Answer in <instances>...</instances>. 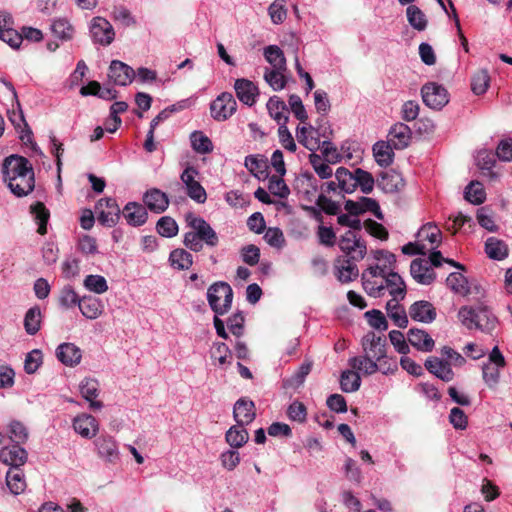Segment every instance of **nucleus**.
Wrapping results in <instances>:
<instances>
[{
    "label": "nucleus",
    "instance_id": "obj_1",
    "mask_svg": "<svg viewBox=\"0 0 512 512\" xmlns=\"http://www.w3.org/2000/svg\"><path fill=\"white\" fill-rule=\"evenodd\" d=\"M3 177L10 191L17 197L26 196L34 189V171L25 157L10 155L5 158Z\"/></svg>",
    "mask_w": 512,
    "mask_h": 512
},
{
    "label": "nucleus",
    "instance_id": "obj_2",
    "mask_svg": "<svg viewBox=\"0 0 512 512\" xmlns=\"http://www.w3.org/2000/svg\"><path fill=\"white\" fill-rule=\"evenodd\" d=\"M364 355L349 359L352 369L371 375L378 371L380 362L386 357V339L374 332L365 334L361 341Z\"/></svg>",
    "mask_w": 512,
    "mask_h": 512
},
{
    "label": "nucleus",
    "instance_id": "obj_3",
    "mask_svg": "<svg viewBox=\"0 0 512 512\" xmlns=\"http://www.w3.org/2000/svg\"><path fill=\"white\" fill-rule=\"evenodd\" d=\"M186 222L191 228L190 231L184 234L183 243L186 248L194 252H200L204 244L211 248L218 245L219 237L205 219L189 213L186 216Z\"/></svg>",
    "mask_w": 512,
    "mask_h": 512
},
{
    "label": "nucleus",
    "instance_id": "obj_4",
    "mask_svg": "<svg viewBox=\"0 0 512 512\" xmlns=\"http://www.w3.org/2000/svg\"><path fill=\"white\" fill-rule=\"evenodd\" d=\"M460 322L467 329H479L484 332H490L496 325V317L484 305L477 307L463 306L458 312Z\"/></svg>",
    "mask_w": 512,
    "mask_h": 512
},
{
    "label": "nucleus",
    "instance_id": "obj_5",
    "mask_svg": "<svg viewBox=\"0 0 512 512\" xmlns=\"http://www.w3.org/2000/svg\"><path fill=\"white\" fill-rule=\"evenodd\" d=\"M207 300L216 315H224L231 308L233 290L226 282H215L207 290Z\"/></svg>",
    "mask_w": 512,
    "mask_h": 512
},
{
    "label": "nucleus",
    "instance_id": "obj_6",
    "mask_svg": "<svg viewBox=\"0 0 512 512\" xmlns=\"http://www.w3.org/2000/svg\"><path fill=\"white\" fill-rule=\"evenodd\" d=\"M387 267L375 265L370 266L362 273V284L366 293L373 297H381L385 293Z\"/></svg>",
    "mask_w": 512,
    "mask_h": 512
},
{
    "label": "nucleus",
    "instance_id": "obj_7",
    "mask_svg": "<svg viewBox=\"0 0 512 512\" xmlns=\"http://www.w3.org/2000/svg\"><path fill=\"white\" fill-rule=\"evenodd\" d=\"M237 110V102L229 92H223L210 104L211 117L219 122L229 119Z\"/></svg>",
    "mask_w": 512,
    "mask_h": 512
},
{
    "label": "nucleus",
    "instance_id": "obj_8",
    "mask_svg": "<svg viewBox=\"0 0 512 512\" xmlns=\"http://www.w3.org/2000/svg\"><path fill=\"white\" fill-rule=\"evenodd\" d=\"M97 456L106 463L114 464L120 458L118 443L115 438L109 434H101L94 442Z\"/></svg>",
    "mask_w": 512,
    "mask_h": 512
},
{
    "label": "nucleus",
    "instance_id": "obj_9",
    "mask_svg": "<svg viewBox=\"0 0 512 512\" xmlns=\"http://www.w3.org/2000/svg\"><path fill=\"white\" fill-rule=\"evenodd\" d=\"M421 95L425 105L434 110L442 109L449 102L447 90L435 82L425 84Z\"/></svg>",
    "mask_w": 512,
    "mask_h": 512
},
{
    "label": "nucleus",
    "instance_id": "obj_10",
    "mask_svg": "<svg viewBox=\"0 0 512 512\" xmlns=\"http://www.w3.org/2000/svg\"><path fill=\"white\" fill-rule=\"evenodd\" d=\"M198 171L192 166H188L181 174L180 179L186 187L187 195L199 204H203L207 199V193L204 187L196 180Z\"/></svg>",
    "mask_w": 512,
    "mask_h": 512
},
{
    "label": "nucleus",
    "instance_id": "obj_11",
    "mask_svg": "<svg viewBox=\"0 0 512 512\" xmlns=\"http://www.w3.org/2000/svg\"><path fill=\"white\" fill-rule=\"evenodd\" d=\"M92 41L102 46L110 45L115 38V31L111 23L103 17H94L90 23Z\"/></svg>",
    "mask_w": 512,
    "mask_h": 512
},
{
    "label": "nucleus",
    "instance_id": "obj_12",
    "mask_svg": "<svg viewBox=\"0 0 512 512\" xmlns=\"http://www.w3.org/2000/svg\"><path fill=\"white\" fill-rule=\"evenodd\" d=\"M97 213H98V221L100 224L112 227L114 226L121 214V210L113 198H104L100 199L96 206Z\"/></svg>",
    "mask_w": 512,
    "mask_h": 512
},
{
    "label": "nucleus",
    "instance_id": "obj_13",
    "mask_svg": "<svg viewBox=\"0 0 512 512\" xmlns=\"http://www.w3.org/2000/svg\"><path fill=\"white\" fill-rule=\"evenodd\" d=\"M72 427L75 433L84 439L94 438L100 429L98 420L87 413H80L72 420Z\"/></svg>",
    "mask_w": 512,
    "mask_h": 512
},
{
    "label": "nucleus",
    "instance_id": "obj_14",
    "mask_svg": "<svg viewBox=\"0 0 512 512\" xmlns=\"http://www.w3.org/2000/svg\"><path fill=\"white\" fill-rule=\"evenodd\" d=\"M28 458L27 451L20 444L3 447L0 450V461L11 468L23 466Z\"/></svg>",
    "mask_w": 512,
    "mask_h": 512
},
{
    "label": "nucleus",
    "instance_id": "obj_15",
    "mask_svg": "<svg viewBox=\"0 0 512 512\" xmlns=\"http://www.w3.org/2000/svg\"><path fill=\"white\" fill-rule=\"evenodd\" d=\"M296 137L300 144L306 147L312 153H315L321 146L320 128H315L311 125L298 126L296 130Z\"/></svg>",
    "mask_w": 512,
    "mask_h": 512
},
{
    "label": "nucleus",
    "instance_id": "obj_16",
    "mask_svg": "<svg viewBox=\"0 0 512 512\" xmlns=\"http://www.w3.org/2000/svg\"><path fill=\"white\" fill-rule=\"evenodd\" d=\"M425 368L437 378L444 382H450L454 379L455 373L450 363L443 358L431 356L425 361Z\"/></svg>",
    "mask_w": 512,
    "mask_h": 512
},
{
    "label": "nucleus",
    "instance_id": "obj_17",
    "mask_svg": "<svg viewBox=\"0 0 512 512\" xmlns=\"http://www.w3.org/2000/svg\"><path fill=\"white\" fill-rule=\"evenodd\" d=\"M108 76L114 84L126 86L134 79L135 71L127 64L113 60L109 66Z\"/></svg>",
    "mask_w": 512,
    "mask_h": 512
},
{
    "label": "nucleus",
    "instance_id": "obj_18",
    "mask_svg": "<svg viewBox=\"0 0 512 512\" xmlns=\"http://www.w3.org/2000/svg\"><path fill=\"white\" fill-rule=\"evenodd\" d=\"M256 416L255 404L247 398H240L234 404L233 417L237 424L245 426L250 424Z\"/></svg>",
    "mask_w": 512,
    "mask_h": 512
},
{
    "label": "nucleus",
    "instance_id": "obj_19",
    "mask_svg": "<svg viewBox=\"0 0 512 512\" xmlns=\"http://www.w3.org/2000/svg\"><path fill=\"white\" fill-rule=\"evenodd\" d=\"M234 89L238 99L245 105L252 106L259 95L258 87L250 80L240 78L235 81Z\"/></svg>",
    "mask_w": 512,
    "mask_h": 512
},
{
    "label": "nucleus",
    "instance_id": "obj_20",
    "mask_svg": "<svg viewBox=\"0 0 512 512\" xmlns=\"http://www.w3.org/2000/svg\"><path fill=\"white\" fill-rule=\"evenodd\" d=\"M79 390L82 397L89 402V408L97 411L102 409L103 403L96 398L99 395V383L96 379L85 378L79 384Z\"/></svg>",
    "mask_w": 512,
    "mask_h": 512
},
{
    "label": "nucleus",
    "instance_id": "obj_21",
    "mask_svg": "<svg viewBox=\"0 0 512 512\" xmlns=\"http://www.w3.org/2000/svg\"><path fill=\"white\" fill-rule=\"evenodd\" d=\"M410 273L413 279L422 285H429L435 280V273L425 259H414L410 265Z\"/></svg>",
    "mask_w": 512,
    "mask_h": 512
},
{
    "label": "nucleus",
    "instance_id": "obj_22",
    "mask_svg": "<svg viewBox=\"0 0 512 512\" xmlns=\"http://www.w3.org/2000/svg\"><path fill=\"white\" fill-rule=\"evenodd\" d=\"M411 136L412 132L408 125L396 123L389 130L388 142L394 149L402 150L409 145Z\"/></svg>",
    "mask_w": 512,
    "mask_h": 512
},
{
    "label": "nucleus",
    "instance_id": "obj_23",
    "mask_svg": "<svg viewBox=\"0 0 512 512\" xmlns=\"http://www.w3.org/2000/svg\"><path fill=\"white\" fill-rule=\"evenodd\" d=\"M410 317L418 322L432 323L436 319V309L425 300L414 302L409 308Z\"/></svg>",
    "mask_w": 512,
    "mask_h": 512
},
{
    "label": "nucleus",
    "instance_id": "obj_24",
    "mask_svg": "<svg viewBox=\"0 0 512 512\" xmlns=\"http://www.w3.org/2000/svg\"><path fill=\"white\" fill-rule=\"evenodd\" d=\"M143 202L150 211L158 214L164 212L169 205L167 194L157 188L146 191L143 195Z\"/></svg>",
    "mask_w": 512,
    "mask_h": 512
},
{
    "label": "nucleus",
    "instance_id": "obj_25",
    "mask_svg": "<svg viewBox=\"0 0 512 512\" xmlns=\"http://www.w3.org/2000/svg\"><path fill=\"white\" fill-rule=\"evenodd\" d=\"M295 189L299 194H303L307 200L312 201L318 191V180L311 173H301L295 179Z\"/></svg>",
    "mask_w": 512,
    "mask_h": 512
},
{
    "label": "nucleus",
    "instance_id": "obj_26",
    "mask_svg": "<svg viewBox=\"0 0 512 512\" xmlns=\"http://www.w3.org/2000/svg\"><path fill=\"white\" fill-rule=\"evenodd\" d=\"M407 340L414 348L421 352H431L435 346L433 338L423 329H409Z\"/></svg>",
    "mask_w": 512,
    "mask_h": 512
},
{
    "label": "nucleus",
    "instance_id": "obj_27",
    "mask_svg": "<svg viewBox=\"0 0 512 512\" xmlns=\"http://www.w3.org/2000/svg\"><path fill=\"white\" fill-rule=\"evenodd\" d=\"M357 230H348L340 239L339 246L347 255L356 253L359 258H363L366 252V246L357 238Z\"/></svg>",
    "mask_w": 512,
    "mask_h": 512
},
{
    "label": "nucleus",
    "instance_id": "obj_28",
    "mask_svg": "<svg viewBox=\"0 0 512 512\" xmlns=\"http://www.w3.org/2000/svg\"><path fill=\"white\" fill-rule=\"evenodd\" d=\"M122 214L127 223L135 227L145 224L148 218L146 207L137 202H128Z\"/></svg>",
    "mask_w": 512,
    "mask_h": 512
},
{
    "label": "nucleus",
    "instance_id": "obj_29",
    "mask_svg": "<svg viewBox=\"0 0 512 512\" xmlns=\"http://www.w3.org/2000/svg\"><path fill=\"white\" fill-rule=\"evenodd\" d=\"M417 240L421 244H426L427 242L429 250H433L441 243V230L433 223H426L419 229L417 233Z\"/></svg>",
    "mask_w": 512,
    "mask_h": 512
},
{
    "label": "nucleus",
    "instance_id": "obj_30",
    "mask_svg": "<svg viewBox=\"0 0 512 512\" xmlns=\"http://www.w3.org/2000/svg\"><path fill=\"white\" fill-rule=\"evenodd\" d=\"M57 359L66 366L73 367L80 363L81 350L73 343L60 344L56 349Z\"/></svg>",
    "mask_w": 512,
    "mask_h": 512
},
{
    "label": "nucleus",
    "instance_id": "obj_31",
    "mask_svg": "<svg viewBox=\"0 0 512 512\" xmlns=\"http://www.w3.org/2000/svg\"><path fill=\"white\" fill-rule=\"evenodd\" d=\"M78 307L82 315L90 320L97 319L104 311L102 300L92 296L82 297Z\"/></svg>",
    "mask_w": 512,
    "mask_h": 512
},
{
    "label": "nucleus",
    "instance_id": "obj_32",
    "mask_svg": "<svg viewBox=\"0 0 512 512\" xmlns=\"http://www.w3.org/2000/svg\"><path fill=\"white\" fill-rule=\"evenodd\" d=\"M378 187L386 193H395L404 187V180L400 173L390 170L378 179Z\"/></svg>",
    "mask_w": 512,
    "mask_h": 512
},
{
    "label": "nucleus",
    "instance_id": "obj_33",
    "mask_svg": "<svg viewBox=\"0 0 512 512\" xmlns=\"http://www.w3.org/2000/svg\"><path fill=\"white\" fill-rule=\"evenodd\" d=\"M335 275L340 282L348 283L358 276V269L351 259L339 258L335 263Z\"/></svg>",
    "mask_w": 512,
    "mask_h": 512
},
{
    "label": "nucleus",
    "instance_id": "obj_34",
    "mask_svg": "<svg viewBox=\"0 0 512 512\" xmlns=\"http://www.w3.org/2000/svg\"><path fill=\"white\" fill-rule=\"evenodd\" d=\"M485 253L490 259L502 261L508 257L507 244L496 237H489L485 242Z\"/></svg>",
    "mask_w": 512,
    "mask_h": 512
},
{
    "label": "nucleus",
    "instance_id": "obj_35",
    "mask_svg": "<svg viewBox=\"0 0 512 512\" xmlns=\"http://www.w3.org/2000/svg\"><path fill=\"white\" fill-rule=\"evenodd\" d=\"M385 291L387 290L392 299H404L406 295V285L402 277L393 271H388L386 275Z\"/></svg>",
    "mask_w": 512,
    "mask_h": 512
},
{
    "label": "nucleus",
    "instance_id": "obj_36",
    "mask_svg": "<svg viewBox=\"0 0 512 512\" xmlns=\"http://www.w3.org/2000/svg\"><path fill=\"white\" fill-rule=\"evenodd\" d=\"M267 110L271 118H273L278 125L286 124L288 121V109L284 101L278 96H272L267 102Z\"/></svg>",
    "mask_w": 512,
    "mask_h": 512
},
{
    "label": "nucleus",
    "instance_id": "obj_37",
    "mask_svg": "<svg viewBox=\"0 0 512 512\" xmlns=\"http://www.w3.org/2000/svg\"><path fill=\"white\" fill-rule=\"evenodd\" d=\"M401 299H391L386 304L388 316L394 321L399 328H406L408 318L404 307L399 303Z\"/></svg>",
    "mask_w": 512,
    "mask_h": 512
},
{
    "label": "nucleus",
    "instance_id": "obj_38",
    "mask_svg": "<svg viewBox=\"0 0 512 512\" xmlns=\"http://www.w3.org/2000/svg\"><path fill=\"white\" fill-rule=\"evenodd\" d=\"M394 147L389 142L378 141L373 145V154L376 162L382 166L387 167L393 162Z\"/></svg>",
    "mask_w": 512,
    "mask_h": 512
},
{
    "label": "nucleus",
    "instance_id": "obj_39",
    "mask_svg": "<svg viewBox=\"0 0 512 512\" xmlns=\"http://www.w3.org/2000/svg\"><path fill=\"white\" fill-rule=\"evenodd\" d=\"M6 484L14 495H19L24 492L26 482L24 473L20 467L10 468L6 473Z\"/></svg>",
    "mask_w": 512,
    "mask_h": 512
},
{
    "label": "nucleus",
    "instance_id": "obj_40",
    "mask_svg": "<svg viewBox=\"0 0 512 512\" xmlns=\"http://www.w3.org/2000/svg\"><path fill=\"white\" fill-rule=\"evenodd\" d=\"M249 434L244 426L239 424L232 426L226 432L225 440L233 449H238L247 443Z\"/></svg>",
    "mask_w": 512,
    "mask_h": 512
},
{
    "label": "nucleus",
    "instance_id": "obj_41",
    "mask_svg": "<svg viewBox=\"0 0 512 512\" xmlns=\"http://www.w3.org/2000/svg\"><path fill=\"white\" fill-rule=\"evenodd\" d=\"M335 179L337 180V187H340V192L352 193L356 189L355 173L350 172L344 167H339L335 172Z\"/></svg>",
    "mask_w": 512,
    "mask_h": 512
},
{
    "label": "nucleus",
    "instance_id": "obj_42",
    "mask_svg": "<svg viewBox=\"0 0 512 512\" xmlns=\"http://www.w3.org/2000/svg\"><path fill=\"white\" fill-rule=\"evenodd\" d=\"M264 57L272 68L286 70V58L283 51L277 45H269L264 48Z\"/></svg>",
    "mask_w": 512,
    "mask_h": 512
},
{
    "label": "nucleus",
    "instance_id": "obj_43",
    "mask_svg": "<svg viewBox=\"0 0 512 512\" xmlns=\"http://www.w3.org/2000/svg\"><path fill=\"white\" fill-rule=\"evenodd\" d=\"M7 435L15 444H24L29 438L27 427L18 420H12L7 426Z\"/></svg>",
    "mask_w": 512,
    "mask_h": 512
},
{
    "label": "nucleus",
    "instance_id": "obj_44",
    "mask_svg": "<svg viewBox=\"0 0 512 512\" xmlns=\"http://www.w3.org/2000/svg\"><path fill=\"white\" fill-rule=\"evenodd\" d=\"M245 167L258 179L267 177V161L259 155H248L244 161Z\"/></svg>",
    "mask_w": 512,
    "mask_h": 512
},
{
    "label": "nucleus",
    "instance_id": "obj_45",
    "mask_svg": "<svg viewBox=\"0 0 512 512\" xmlns=\"http://www.w3.org/2000/svg\"><path fill=\"white\" fill-rule=\"evenodd\" d=\"M42 313L39 306L31 307L25 314L24 327L29 335H35L41 327Z\"/></svg>",
    "mask_w": 512,
    "mask_h": 512
},
{
    "label": "nucleus",
    "instance_id": "obj_46",
    "mask_svg": "<svg viewBox=\"0 0 512 512\" xmlns=\"http://www.w3.org/2000/svg\"><path fill=\"white\" fill-rule=\"evenodd\" d=\"M360 371H343L340 377V386L343 392L352 393L357 391L361 385Z\"/></svg>",
    "mask_w": 512,
    "mask_h": 512
},
{
    "label": "nucleus",
    "instance_id": "obj_47",
    "mask_svg": "<svg viewBox=\"0 0 512 512\" xmlns=\"http://www.w3.org/2000/svg\"><path fill=\"white\" fill-rule=\"evenodd\" d=\"M446 285L454 293L463 296L467 295L470 291L466 277L459 272L450 273L446 279Z\"/></svg>",
    "mask_w": 512,
    "mask_h": 512
},
{
    "label": "nucleus",
    "instance_id": "obj_48",
    "mask_svg": "<svg viewBox=\"0 0 512 512\" xmlns=\"http://www.w3.org/2000/svg\"><path fill=\"white\" fill-rule=\"evenodd\" d=\"M169 260L174 268L179 270L189 269L193 264L191 253L184 249H175L170 253Z\"/></svg>",
    "mask_w": 512,
    "mask_h": 512
},
{
    "label": "nucleus",
    "instance_id": "obj_49",
    "mask_svg": "<svg viewBox=\"0 0 512 512\" xmlns=\"http://www.w3.org/2000/svg\"><path fill=\"white\" fill-rule=\"evenodd\" d=\"M465 199L474 205L482 204L486 199L483 185L478 181H471L465 188Z\"/></svg>",
    "mask_w": 512,
    "mask_h": 512
},
{
    "label": "nucleus",
    "instance_id": "obj_50",
    "mask_svg": "<svg viewBox=\"0 0 512 512\" xmlns=\"http://www.w3.org/2000/svg\"><path fill=\"white\" fill-rule=\"evenodd\" d=\"M409 24L418 31H423L427 27V19L421 9L415 5H410L406 10Z\"/></svg>",
    "mask_w": 512,
    "mask_h": 512
},
{
    "label": "nucleus",
    "instance_id": "obj_51",
    "mask_svg": "<svg viewBox=\"0 0 512 512\" xmlns=\"http://www.w3.org/2000/svg\"><path fill=\"white\" fill-rule=\"evenodd\" d=\"M285 71L286 70H278L275 68H265L264 79L273 90H282L286 86Z\"/></svg>",
    "mask_w": 512,
    "mask_h": 512
},
{
    "label": "nucleus",
    "instance_id": "obj_52",
    "mask_svg": "<svg viewBox=\"0 0 512 512\" xmlns=\"http://www.w3.org/2000/svg\"><path fill=\"white\" fill-rule=\"evenodd\" d=\"M31 214L34 216L35 221L38 224L37 232L44 235L47 232V222L49 219V211L46 209L43 203L37 202L30 207Z\"/></svg>",
    "mask_w": 512,
    "mask_h": 512
},
{
    "label": "nucleus",
    "instance_id": "obj_53",
    "mask_svg": "<svg viewBox=\"0 0 512 512\" xmlns=\"http://www.w3.org/2000/svg\"><path fill=\"white\" fill-rule=\"evenodd\" d=\"M192 148L200 154H207L212 152V141L204 135L201 131H194L190 136Z\"/></svg>",
    "mask_w": 512,
    "mask_h": 512
},
{
    "label": "nucleus",
    "instance_id": "obj_54",
    "mask_svg": "<svg viewBox=\"0 0 512 512\" xmlns=\"http://www.w3.org/2000/svg\"><path fill=\"white\" fill-rule=\"evenodd\" d=\"M51 30L55 37L61 40H70L73 37L74 29L68 20L59 18L53 21Z\"/></svg>",
    "mask_w": 512,
    "mask_h": 512
},
{
    "label": "nucleus",
    "instance_id": "obj_55",
    "mask_svg": "<svg viewBox=\"0 0 512 512\" xmlns=\"http://www.w3.org/2000/svg\"><path fill=\"white\" fill-rule=\"evenodd\" d=\"M490 83V76L485 69L477 71L471 79V89L476 95L484 94Z\"/></svg>",
    "mask_w": 512,
    "mask_h": 512
},
{
    "label": "nucleus",
    "instance_id": "obj_56",
    "mask_svg": "<svg viewBox=\"0 0 512 512\" xmlns=\"http://www.w3.org/2000/svg\"><path fill=\"white\" fill-rule=\"evenodd\" d=\"M84 287L93 293L103 294L108 290V284L105 277L101 275H88L83 282Z\"/></svg>",
    "mask_w": 512,
    "mask_h": 512
},
{
    "label": "nucleus",
    "instance_id": "obj_57",
    "mask_svg": "<svg viewBox=\"0 0 512 512\" xmlns=\"http://www.w3.org/2000/svg\"><path fill=\"white\" fill-rule=\"evenodd\" d=\"M156 230L161 236L171 238L177 235L178 225L173 218L163 216L158 220Z\"/></svg>",
    "mask_w": 512,
    "mask_h": 512
},
{
    "label": "nucleus",
    "instance_id": "obj_58",
    "mask_svg": "<svg viewBox=\"0 0 512 512\" xmlns=\"http://www.w3.org/2000/svg\"><path fill=\"white\" fill-rule=\"evenodd\" d=\"M354 173L356 187L359 186L363 193L369 194L373 190L375 184L372 174L361 168H356Z\"/></svg>",
    "mask_w": 512,
    "mask_h": 512
},
{
    "label": "nucleus",
    "instance_id": "obj_59",
    "mask_svg": "<svg viewBox=\"0 0 512 512\" xmlns=\"http://www.w3.org/2000/svg\"><path fill=\"white\" fill-rule=\"evenodd\" d=\"M81 301V298L78 296V294L75 292V290L72 288V286H65L60 292L59 296V304L61 307L68 309L72 308L76 305L79 306V302Z\"/></svg>",
    "mask_w": 512,
    "mask_h": 512
},
{
    "label": "nucleus",
    "instance_id": "obj_60",
    "mask_svg": "<svg viewBox=\"0 0 512 512\" xmlns=\"http://www.w3.org/2000/svg\"><path fill=\"white\" fill-rule=\"evenodd\" d=\"M268 189L273 195L280 198H287L290 194L288 186L280 175H272L269 178Z\"/></svg>",
    "mask_w": 512,
    "mask_h": 512
},
{
    "label": "nucleus",
    "instance_id": "obj_61",
    "mask_svg": "<svg viewBox=\"0 0 512 512\" xmlns=\"http://www.w3.org/2000/svg\"><path fill=\"white\" fill-rule=\"evenodd\" d=\"M309 160L315 172L320 178L328 179L333 175V171L330 165L323 162L319 155L312 153L309 156Z\"/></svg>",
    "mask_w": 512,
    "mask_h": 512
},
{
    "label": "nucleus",
    "instance_id": "obj_62",
    "mask_svg": "<svg viewBox=\"0 0 512 512\" xmlns=\"http://www.w3.org/2000/svg\"><path fill=\"white\" fill-rule=\"evenodd\" d=\"M497 365L486 363L482 367L483 380L489 388H494L499 382L500 369Z\"/></svg>",
    "mask_w": 512,
    "mask_h": 512
},
{
    "label": "nucleus",
    "instance_id": "obj_63",
    "mask_svg": "<svg viewBox=\"0 0 512 512\" xmlns=\"http://www.w3.org/2000/svg\"><path fill=\"white\" fill-rule=\"evenodd\" d=\"M287 416L291 421L304 423L307 418V409L302 402L296 400L288 406Z\"/></svg>",
    "mask_w": 512,
    "mask_h": 512
},
{
    "label": "nucleus",
    "instance_id": "obj_64",
    "mask_svg": "<svg viewBox=\"0 0 512 512\" xmlns=\"http://www.w3.org/2000/svg\"><path fill=\"white\" fill-rule=\"evenodd\" d=\"M264 240L274 248H282L285 245V238L282 230L277 227H269L264 234Z\"/></svg>",
    "mask_w": 512,
    "mask_h": 512
}]
</instances>
